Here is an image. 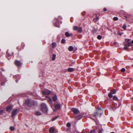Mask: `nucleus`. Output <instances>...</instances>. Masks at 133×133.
<instances>
[{"label": "nucleus", "mask_w": 133, "mask_h": 133, "mask_svg": "<svg viewBox=\"0 0 133 133\" xmlns=\"http://www.w3.org/2000/svg\"><path fill=\"white\" fill-rule=\"evenodd\" d=\"M115 104V105H116V103H115V104Z\"/></svg>", "instance_id": "obj_55"}, {"label": "nucleus", "mask_w": 133, "mask_h": 133, "mask_svg": "<svg viewBox=\"0 0 133 133\" xmlns=\"http://www.w3.org/2000/svg\"><path fill=\"white\" fill-rule=\"evenodd\" d=\"M126 25L125 24H124L123 25V28L124 29H126Z\"/></svg>", "instance_id": "obj_38"}, {"label": "nucleus", "mask_w": 133, "mask_h": 133, "mask_svg": "<svg viewBox=\"0 0 133 133\" xmlns=\"http://www.w3.org/2000/svg\"><path fill=\"white\" fill-rule=\"evenodd\" d=\"M41 110L44 112H47L48 110L46 105L44 103L41 104Z\"/></svg>", "instance_id": "obj_2"}, {"label": "nucleus", "mask_w": 133, "mask_h": 133, "mask_svg": "<svg viewBox=\"0 0 133 133\" xmlns=\"http://www.w3.org/2000/svg\"><path fill=\"white\" fill-rule=\"evenodd\" d=\"M108 96L110 98H111L112 97V94L111 93H109L108 94Z\"/></svg>", "instance_id": "obj_30"}, {"label": "nucleus", "mask_w": 133, "mask_h": 133, "mask_svg": "<svg viewBox=\"0 0 133 133\" xmlns=\"http://www.w3.org/2000/svg\"><path fill=\"white\" fill-rule=\"evenodd\" d=\"M73 49L74 48L72 46H70L69 47L68 50L70 51H72L73 50Z\"/></svg>", "instance_id": "obj_17"}, {"label": "nucleus", "mask_w": 133, "mask_h": 133, "mask_svg": "<svg viewBox=\"0 0 133 133\" xmlns=\"http://www.w3.org/2000/svg\"><path fill=\"white\" fill-rule=\"evenodd\" d=\"M3 112V110H0V114H2Z\"/></svg>", "instance_id": "obj_45"}, {"label": "nucleus", "mask_w": 133, "mask_h": 133, "mask_svg": "<svg viewBox=\"0 0 133 133\" xmlns=\"http://www.w3.org/2000/svg\"><path fill=\"white\" fill-rule=\"evenodd\" d=\"M132 43H133V40H132V41H131V42Z\"/></svg>", "instance_id": "obj_52"}, {"label": "nucleus", "mask_w": 133, "mask_h": 133, "mask_svg": "<svg viewBox=\"0 0 133 133\" xmlns=\"http://www.w3.org/2000/svg\"><path fill=\"white\" fill-rule=\"evenodd\" d=\"M103 130L102 129L99 128L98 129V133H102V131Z\"/></svg>", "instance_id": "obj_27"}, {"label": "nucleus", "mask_w": 133, "mask_h": 133, "mask_svg": "<svg viewBox=\"0 0 133 133\" xmlns=\"http://www.w3.org/2000/svg\"><path fill=\"white\" fill-rule=\"evenodd\" d=\"M25 104L30 107H31L32 105V102L30 99H28L26 101Z\"/></svg>", "instance_id": "obj_7"}, {"label": "nucleus", "mask_w": 133, "mask_h": 133, "mask_svg": "<svg viewBox=\"0 0 133 133\" xmlns=\"http://www.w3.org/2000/svg\"><path fill=\"white\" fill-rule=\"evenodd\" d=\"M65 35L67 37H68L72 35V34L71 33L69 34V32H66L65 33Z\"/></svg>", "instance_id": "obj_11"}, {"label": "nucleus", "mask_w": 133, "mask_h": 133, "mask_svg": "<svg viewBox=\"0 0 133 133\" xmlns=\"http://www.w3.org/2000/svg\"><path fill=\"white\" fill-rule=\"evenodd\" d=\"M132 43L131 42L127 43V45L128 46H130L131 45Z\"/></svg>", "instance_id": "obj_34"}, {"label": "nucleus", "mask_w": 133, "mask_h": 133, "mask_svg": "<svg viewBox=\"0 0 133 133\" xmlns=\"http://www.w3.org/2000/svg\"><path fill=\"white\" fill-rule=\"evenodd\" d=\"M113 19L114 21H117L118 20V18L117 17H114V18H113Z\"/></svg>", "instance_id": "obj_33"}, {"label": "nucleus", "mask_w": 133, "mask_h": 133, "mask_svg": "<svg viewBox=\"0 0 133 133\" xmlns=\"http://www.w3.org/2000/svg\"><path fill=\"white\" fill-rule=\"evenodd\" d=\"M42 93L44 95H49L51 93V92L48 90L44 91H43Z\"/></svg>", "instance_id": "obj_9"}, {"label": "nucleus", "mask_w": 133, "mask_h": 133, "mask_svg": "<svg viewBox=\"0 0 133 133\" xmlns=\"http://www.w3.org/2000/svg\"><path fill=\"white\" fill-rule=\"evenodd\" d=\"M0 74H1L2 75V76H3V81H5V82H6L7 81V80L6 78L5 77H4V76L2 74V72L0 71Z\"/></svg>", "instance_id": "obj_14"}, {"label": "nucleus", "mask_w": 133, "mask_h": 133, "mask_svg": "<svg viewBox=\"0 0 133 133\" xmlns=\"http://www.w3.org/2000/svg\"><path fill=\"white\" fill-rule=\"evenodd\" d=\"M71 110L74 112V113L75 114H76L77 113L79 112V111L78 109H76L75 108H72L71 109Z\"/></svg>", "instance_id": "obj_5"}, {"label": "nucleus", "mask_w": 133, "mask_h": 133, "mask_svg": "<svg viewBox=\"0 0 133 133\" xmlns=\"http://www.w3.org/2000/svg\"><path fill=\"white\" fill-rule=\"evenodd\" d=\"M113 98L115 100H117L118 99L117 97L116 96H114L113 97Z\"/></svg>", "instance_id": "obj_35"}, {"label": "nucleus", "mask_w": 133, "mask_h": 133, "mask_svg": "<svg viewBox=\"0 0 133 133\" xmlns=\"http://www.w3.org/2000/svg\"><path fill=\"white\" fill-rule=\"evenodd\" d=\"M111 109H112V110L113 111H114L116 109V108H114L113 107H112L111 108Z\"/></svg>", "instance_id": "obj_48"}, {"label": "nucleus", "mask_w": 133, "mask_h": 133, "mask_svg": "<svg viewBox=\"0 0 133 133\" xmlns=\"http://www.w3.org/2000/svg\"><path fill=\"white\" fill-rule=\"evenodd\" d=\"M100 108H98V109H97V110H99L100 109Z\"/></svg>", "instance_id": "obj_53"}, {"label": "nucleus", "mask_w": 133, "mask_h": 133, "mask_svg": "<svg viewBox=\"0 0 133 133\" xmlns=\"http://www.w3.org/2000/svg\"><path fill=\"white\" fill-rule=\"evenodd\" d=\"M110 133H115V132H111Z\"/></svg>", "instance_id": "obj_54"}, {"label": "nucleus", "mask_w": 133, "mask_h": 133, "mask_svg": "<svg viewBox=\"0 0 133 133\" xmlns=\"http://www.w3.org/2000/svg\"><path fill=\"white\" fill-rule=\"evenodd\" d=\"M16 82L17 83L18 82V80H16Z\"/></svg>", "instance_id": "obj_50"}, {"label": "nucleus", "mask_w": 133, "mask_h": 133, "mask_svg": "<svg viewBox=\"0 0 133 133\" xmlns=\"http://www.w3.org/2000/svg\"><path fill=\"white\" fill-rule=\"evenodd\" d=\"M71 125V124L69 122L68 123L66 124V125L68 127H70Z\"/></svg>", "instance_id": "obj_37"}, {"label": "nucleus", "mask_w": 133, "mask_h": 133, "mask_svg": "<svg viewBox=\"0 0 133 133\" xmlns=\"http://www.w3.org/2000/svg\"><path fill=\"white\" fill-rule=\"evenodd\" d=\"M18 109H15L13 110L12 112L11 116L12 118H14V117L16 115L17 113Z\"/></svg>", "instance_id": "obj_4"}, {"label": "nucleus", "mask_w": 133, "mask_h": 133, "mask_svg": "<svg viewBox=\"0 0 133 133\" xmlns=\"http://www.w3.org/2000/svg\"><path fill=\"white\" fill-rule=\"evenodd\" d=\"M49 102L50 103H52V101L51 98H49Z\"/></svg>", "instance_id": "obj_39"}, {"label": "nucleus", "mask_w": 133, "mask_h": 133, "mask_svg": "<svg viewBox=\"0 0 133 133\" xmlns=\"http://www.w3.org/2000/svg\"><path fill=\"white\" fill-rule=\"evenodd\" d=\"M54 25L56 27H59V25L58 22L54 23Z\"/></svg>", "instance_id": "obj_24"}, {"label": "nucleus", "mask_w": 133, "mask_h": 133, "mask_svg": "<svg viewBox=\"0 0 133 133\" xmlns=\"http://www.w3.org/2000/svg\"><path fill=\"white\" fill-rule=\"evenodd\" d=\"M35 115L37 116H39L41 115V114L38 111H37L35 113Z\"/></svg>", "instance_id": "obj_25"}, {"label": "nucleus", "mask_w": 133, "mask_h": 133, "mask_svg": "<svg viewBox=\"0 0 133 133\" xmlns=\"http://www.w3.org/2000/svg\"><path fill=\"white\" fill-rule=\"evenodd\" d=\"M57 99V97L56 95H55L52 98V100L54 101H55Z\"/></svg>", "instance_id": "obj_16"}, {"label": "nucleus", "mask_w": 133, "mask_h": 133, "mask_svg": "<svg viewBox=\"0 0 133 133\" xmlns=\"http://www.w3.org/2000/svg\"><path fill=\"white\" fill-rule=\"evenodd\" d=\"M1 69L3 71H5V70L3 68H1Z\"/></svg>", "instance_id": "obj_46"}, {"label": "nucleus", "mask_w": 133, "mask_h": 133, "mask_svg": "<svg viewBox=\"0 0 133 133\" xmlns=\"http://www.w3.org/2000/svg\"><path fill=\"white\" fill-rule=\"evenodd\" d=\"M77 133H81V132H77Z\"/></svg>", "instance_id": "obj_57"}, {"label": "nucleus", "mask_w": 133, "mask_h": 133, "mask_svg": "<svg viewBox=\"0 0 133 133\" xmlns=\"http://www.w3.org/2000/svg\"><path fill=\"white\" fill-rule=\"evenodd\" d=\"M58 117L57 116H56L55 117L53 118L52 119L51 121H53L56 119Z\"/></svg>", "instance_id": "obj_32"}, {"label": "nucleus", "mask_w": 133, "mask_h": 133, "mask_svg": "<svg viewBox=\"0 0 133 133\" xmlns=\"http://www.w3.org/2000/svg\"><path fill=\"white\" fill-rule=\"evenodd\" d=\"M24 44V43H22V44H21V45H22V44Z\"/></svg>", "instance_id": "obj_56"}, {"label": "nucleus", "mask_w": 133, "mask_h": 133, "mask_svg": "<svg viewBox=\"0 0 133 133\" xmlns=\"http://www.w3.org/2000/svg\"><path fill=\"white\" fill-rule=\"evenodd\" d=\"M78 28L77 26H74L73 27V29L74 30H77Z\"/></svg>", "instance_id": "obj_21"}, {"label": "nucleus", "mask_w": 133, "mask_h": 133, "mask_svg": "<svg viewBox=\"0 0 133 133\" xmlns=\"http://www.w3.org/2000/svg\"><path fill=\"white\" fill-rule=\"evenodd\" d=\"M128 48L127 46H125V47L124 48V49L125 50H127Z\"/></svg>", "instance_id": "obj_44"}, {"label": "nucleus", "mask_w": 133, "mask_h": 133, "mask_svg": "<svg viewBox=\"0 0 133 133\" xmlns=\"http://www.w3.org/2000/svg\"><path fill=\"white\" fill-rule=\"evenodd\" d=\"M131 39H129L126 38L125 39V41L127 42L128 43L131 41Z\"/></svg>", "instance_id": "obj_29"}, {"label": "nucleus", "mask_w": 133, "mask_h": 133, "mask_svg": "<svg viewBox=\"0 0 133 133\" xmlns=\"http://www.w3.org/2000/svg\"><path fill=\"white\" fill-rule=\"evenodd\" d=\"M95 130H92L90 132V133H95Z\"/></svg>", "instance_id": "obj_41"}, {"label": "nucleus", "mask_w": 133, "mask_h": 133, "mask_svg": "<svg viewBox=\"0 0 133 133\" xmlns=\"http://www.w3.org/2000/svg\"><path fill=\"white\" fill-rule=\"evenodd\" d=\"M11 56V55L10 54H9V53H8V52H6V57L8 58V59H9V58H8V57Z\"/></svg>", "instance_id": "obj_23"}, {"label": "nucleus", "mask_w": 133, "mask_h": 133, "mask_svg": "<svg viewBox=\"0 0 133 133\" xmlns=\"http://www.w3.org/2000/svg\"><path fill=\"white\" fill-rule=\"evenodd\" d=\"M1 86H4L5 85V83L3 81L1 83Z\"/></svg>", "instance_id": "obj_36"}, {"label": "nucleus", "mask_w": 133, "mask_h": 133, "mask_svg": "<svg viewBox=\"0 0 133 133\" xmlns=\"http://www.w3.org/2000/svg\"><path fill=\"white\" fill-rule=\"evenodd\" d=\"M124 45L125 46H127V44H126L125 43H124Z\"/></svg>", "instance_id": "obj_49"}, {"label": "nucleus", "mask_w": 133, "mask_h": 133, "mask_svg": "<svg viewBox=\"0 0 133 133\" xmlns=\"http://www.w3.org/2000/svg\"><path fill=\"white\" fill-rule=\"evenodd\" d=\"M65 41L64 39H62L61 40V42L62 44H64L65 43Z\"/></svg>", "instance_id": "obj_31"}, {"label": "nucleus", "mask_w": 133, "mask_h": 133, "mask_svg": "<svg viewBox=\"0 0 133 133\" xmlns=\"http://www.w3.org/2000/svg\"><path fill=\"white\" fill-rule=\"evenodd\" d=\"M17 49L18 51L21 50V49L20 48L19 46H17Z\"/></svg>", "instance_id": "obj_43"}, {"label": "nucleus", "mask_w": 133, "mask_h": 133, "mask_svg": "<svg viewBox=\"0 0 133 133\" xmlns=\"http://www.w3.org/2000/svg\"><path fill=\"white\" fill-rule=\"evenodd\" d=\"M49 130L50 133H54L55 129L53 127H51L49 129Z\"/></svg>", "instance_id": "obj_10"}, {"label": "nucleus", "mask_w": 133, "mask_h": 133, "mask_svg": "<svg viewBox=\"0 0 133 133\" xmlns=\"http://www.w3.org/2000/svg\"><path fill=\"white\" fill-rule=\"evenodd\" d=\"M56 55L55 54H53L52 55V60L53 61H54L56 58Z\"/></svg>", "instance_id": "obj_22"}, {"label": "nucleus", "mask_w": 133, "mask_h": 133, "mask_svg": "<svg viewBox=\"0 0 133 133\" xmlns=\"http://www.w3.org/2000/svg\"><path fill=\"white\" fill-rule=\"evenodd\" d=\"M75 70V69L74 68H69L68 69V71L70 72H72Z\"/></svg>", "instance_id": "obj_13"}, {"label": "nucleus", "mask_w": 133, "mask_h": 133, "mask_svg": "<svg viewBox=\"0 0 133 133\" xmlns=\"http://www.w3.org/2000/svg\"><path fill=\"white\" fill-rule=\"evenodd\" d=\"M116 91L115 89H113L110 91V92L112 94H114L116 93Z\"/></svg>", "instance_id": "obj_19"}, {"label": "nucleus", "mask_w": 133, "mask_h": 133, "mask_svg": "<svg viewBox=\"0 0 133 133\" xmlns=\"http://www.w3.org/2000/svg\"><path fill=\"white\" fill-rule=\"evenodd\" d=\"M10 130L11 131H13L15 130V128L14 127L12 126H11L10 127Z\"/></svg>", "instance_id": "obj_26"}, {"label": "nucleus", "mask_w": 133, "mask_h": 133, "mask_svg": "<svg viewBox=\"0 0 133 133\" xmlns=\"http://www.w3.org/2000/svg\"><path fill=\"white\" fill-rule=\"evenodd\" d=\"M82 27H80L78 28L77 31L79 33H81L82 32Z\"/></svg>", "instance_id": "obj_18"}, {"label": "nucleus", "mask_w": 133, "mask_h": 133, "mask_svg": "<svg viewBox=\"0 0 133 133\" xmlns=\"http://www.w3.org/2000/svg\"><path fill=\"white\" fill-rule=\"evenodd\" d=\"M52 48H55L56 46V44L55 43L53 42L52 44Z\"/></svg>", "instance_id": "obj_20"}, {"label": "nucleus", "mask_w": 133, "mask_h": 133, "mask_svg": "<svg viewBox=\"0 0 133 133\" xmlns=\"http://www.w3.org/2000/svg\"><path fill=\"white\" fill-rule=\"evenodd\" d=\"M12 108V105H9L7 107L6 110L8 112H10L11 111Z\"/></svg>", "instance_id": "obj_8"}, {"label": "nucleus", "mask_w": 133, "mask_h": 133, "mask_svg": "<svg viewBox=\"0 0 133 133\" xmlns=\"http://www.w3.org/2000/svg\"><path fill=\"white\" fill-rule=\"evenodd\" d=\"M121 71L122 72H124L125 71V69L124 68H123L121 70Z\"/></svg>", "instance_id": "obj_42"}, {"label": "nucleus", "mask_w": 133, "mask_h": 133, "mask_svg": "<svg viewBox=\"0 0 133 133\" xmlns=\"http://www.w3.org/2000/svg\"><path fill=\"white\" fill-rule=\"evenodd\" d=\"M86 13V12L85 11H84L82 13V15L83 16H85V14Z\"/></svg>", "instance_id": "obj_40"}, {"label": "nucleus", "mask_w": 133, "mask_h": 133, "mask_svg": "<svg viewBox=\"0 0 133 133\" xmlns=\"http://www.w3.org/2000/svg\"><path fill=\"white\" fill-rule=\"evenodd\" d=\"M54 107L57 110L60 109L61 107L60 103L59 102H56L54 104Z\"/></svg>", "instance_id": "obj_3"}, {"label": "nucleus", "mask_w": 133, "mask_h": 133, "mask_svg": "<svg viewBox=\"0 0 133 133\" xmlns=\"http://www.w3.org/2000/svg\"><path fill=\"white\" fill-rule=\"evenodd\" d=\"M53 111H54V112H55V111H56V110H55V109H54L53 110Z\"/></svg>", "instance_id": "obj_51"}, {"label": "nucleus", "mask_w": 133, "mask_h": 133, "mask_svg": "<svg viewBox=\"0 0 133 133\" xmlns=\"http://www.w3.org/2000/svg\"><path fill=\"white\" fill-rule=\"evenodd\" d=\"M95 15L96 18H94L93 20L94 22H96L97 21H98L99 20V18L96 15Z\"/></svg>", "instance_id": "obj_12"}, {"label": "nucleus", "mask_w": 133, "mask_h": 133, "mask_svg": "<svg viewBox=\"0 0 133 133\" xmlns=\"http://www.w3.org/2000/svg\"><path fill=\"white\" fill-rule=\"evenodd\" d=\"M15 64L18 67L21 66L22 64V63L20 61L17 60L15 61Z\"/></svg>", "instance_id": "obj_6"}, {"label": "nucleus", "mask_w": 133, "mask_h": 133, "mask_svg": "<svg viewBox=\"0 0 133 133\" xmlns=\"http://www.w3.org/2000/svg\"><path fill=\"white\" fill-rule=\"evenodd\" d=\"M103 113L102 110L101 108H100L99 110H96L94 112V115H91L90 117V118L93 120H94L96 116H99V117H100Z\"/></svg>", "instance_id": "obj_1"}, {"label": "nucleus", "mask_w": 133, "mask_h": 133, "mask_svg": "<svg viewBox=\"0 0 133 133\" xmlns=\"http://www.w3.org/2000/svg\"><path fill=\"white\" fill-rule=\"evenodd\" d=\"M97 38L98 39L100 40L102 38V36L101 35H98L97 36Z\"/></svg>", "instance_id": "obj_28"}, {"label": "nucleus", "mask_w": 133, "mask_h": 133, "mask_svg": "<svg viewBox=\"0 0 133 133\" xmlns=\"http://www.w3.org/2000/svg\"><path fill=\"white\" fill-rule=\"evenodd\" d=\"M75 119L77 120H79L81 119L82 118V117H79V116H77L76 115L75 116Z\"/></svg>", "instance_id": "obj_15"}, {"label": "nucleus", "mask_w": 133, "mask_h": 133, "mask_svg": "<svg viewBox=\"0 0 133 133\" xmlns=\"http://www.w3.org/2000/svg\"><path fill=\"white\" fill-rule=\"evenodd\" d=\"M103 10L104 11H107V9L106 8H104V9H103Z\"/></svg>", "instance_id": "obj_47"}]
</instances>
